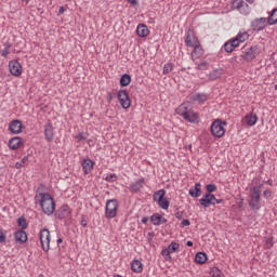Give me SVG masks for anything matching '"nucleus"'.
<instances>
[{
  "label": "nucleus",
  "instance_id": "774afa93",
  "mask_svg": "<svg viewBox=\"0 0 277 277\" xmlns=\"http://www.w3.org/2000/svg\"><path fill=\"white\" fill-rule=\"evenodd\" d=\"M10 44H5V48H4V50H6V51H10Z\"/></svg>",
  "mask_w": 277,
  "mask_h": 277
},
{
  "label": "nucleus",
  "instance_id": "09e8293b",
  "mask_svg": "<svg viewBox=\"0 0 277 277\" xmlns=\"http://www.w3.org/2000/svg\"><path fill=\"white\" fill-rule=\"evenodd\" d=\"M230 44H233L234 49H237V47H239V40L237 38H234L233 40L229 41Z\"/></svg>",
  "mask_w": 277,
  "mask_h": 277
},
{
  "label": "nucleus",
  "instance_id": "a19ab883",
  "mask_svg": "<svg viewBox=\"0 0 277 277\" xmlns=\"http://www.w3.org/2000/svg\"><path fill=\"white\" fill-rule=\"evenodd\" d=\"M206 194H213V192H217V186L215 184H208L206 186Z\"/></svg>",
  "mask_w": 277,
  "mask_h": 277
},
{
  "label": "nucleus",
  "instance_id": "37998d69",
  "mask_svg": "<svg viewBox=\"0 0 277 277\" xmlns=\"http://www.w3.org/2000/svg\"><path fill=\"white\" fill-rule=\"evenodd\" d=\"M224 51L226 53H233V51H235V48L233 47V44L230 43V41H227L225 44H224Z\"/></svg>",
  "mask_w": 277,
  "mask_h": 277
},
{
  "label": "nucleus",
  "instance_id": "6e6552de",
  "mask_svg": "<svg viewBox=\"0 0 277 277\" xmlns=\"http://www.w3.org/2000/svg\"><path fill=\"white\" fill-rule=\"evenodd\" d=\"M267 25H269V23L267 22V18L265 17H260V18H255L251 22V29L252 31H263V29H265V27H267Z\"/></svg>",
  "mask_w": 277,
  "mask_h": 277
},
{
  "label": "nucleus",
  "instance_id": "c85d7f7f",
  "mask_svg": "<svg viewBox=\"0 0 277 277\" xmlns=\"http://www.w3.org/2000/svg\"><path fill=\"white\" fill-rule=\"evenodd\" d=\"M163 198H166V189L157 190L153 195L154 202H158L159 200H162Z\"/></svg>",
  "mask_w": 277,
  "mask_h": 277
},
{
  "label": "nucleus",
  "instance_id": "f257e3e1",
  "mask_svg": "<svg viewBox=\"0 0 277 277\" xmlns=\"http://www.w3.org/2000/svg\"><path fill=\"white\" fill-rule=\"evenodd\" d=\"M35 200L39 205L45 215H53L55 213V200L49 193H39L35 196Z\"/></svg>",
  "mask_w": 277,
  "mask_h": 277
},
{
  "label": "nucleus",
  "instance_id": "864d4df0",
  "mask_svg": "<svg viewBox=\"0 0 277 277\" xmlns=\"http://www.w3.org/2000/svg\"><path fill=\"white\" fill-rule=\"evenodd\" d=\"M212 202H214V205H222V202H224V200L223 199H217L214 196V199H212Z\"/></svg>",
  "mask_w": 277,
  "mask_h": 277
},
{
  "label": "nucleus",
  "instance_id": "4d7b16f0",
  "mask_svg": "<svg viewBox=\"0 0 277 277\" xmlns=\"http://www.w3.org/2000/svg\"><path fill=\"white\" fill-rule=\"evenodd\" d=\"M168 223V219L163 217L162 215L160 216V225L161 224H167Z\"/></svg>",
  "mask_w": 277,
  "mask_h": 277
},
{
  "label": "nucleus",
  "instance_id": "ea45409f",
  "mask_svg": "<svg viewBox=\"0 0 277 277\" xmlns=\"http://www.w3.org/2000/svg\"><path fill=\"white\" fill-rule=\"evenodd\" d=\"M198 70H207L209 68V63L203 61L201 63L196 62Z\"/></svg>",
  "mask_w": 277,
  "mask_h": 277
},
{
  "label": "nucleus",
  "instance_id": "aec40b11",
  "mask_svg": "<svg viewBox=\"0 0 277 277\" xmlns=\"http://www.w3.org/2000/svg\"><path fill=\"white\" fill-rule=\"evenodd\" d=\"M21 144H23V138L14 136L9 141V148H11V150H18V148H21Z\"/></svg>",
  "mask_w": 277,
  "mask_h": 277
},
{
  "label": "nucleus",
  "instance_id": "6e6d98bb",
  "mask_svg": "<svg viewBox=\"0 0 277 277\" xmlns=\"http://www.w3.org/2000/svg\"><path fill=\"white\" fill-rule=\"evenodd\" d=\"M107 102L108 103H111V101H114V94H111V93H107Z\"/></svg>",
  "mask_w": 277,
  "mask_h": 277
},
{
  "label": "nucleus",
  "instance_id": "e2e57ef3",
  "mask_svg": "<svg viewBox=\"0 0 277 277\" xmlns=\"http://www.w3.org/2000/svg\"><path fill=\"white\" fill-rule=\"evenodd\" d=\"M15 168L18 170L21 168H23V162H16L15 163Z\"/></svg>",
  "mask_w": 277,
  "mask_h": 277
},
{
  "label": "nucleus",
  "instance_id": "3c124183",
  "mask_svg": "<svg viewBox=\"0 0 277 277\" xmlns=\"http://www.w3.org/2000/svg\"><path fill=\"white\" fill-rule=\"evenodd\" d=\"M184 213H185V212H183V211H177V212L175 213L176 220H183Z\"/></svg>",
  "mask_w": 277,
  "mask_h": 277
},
{
  "label": "nucleus",
  "instance_id": "ddd939ff",
  "mask_svg": "<svg viewBox=\"0 0 277 277\" xmlns=\"http://www.w3.org/2000/svg\"><path fill=\"white\" fill-rule=\"evenodd\" d=\"M232 8L234 10H238V12H240V14H245V16H248L249 14L248 10H243V8H248V3L243 0H234L232 2Z\"/></svg>",
  "mask_w": 277,
  "mask_h": 277
},
{
  "label": "nucleus",
  "instance_id": "de8ad7c7",
  "mask_svg": "<svg viewBox=\"0 0 277 277\" xmlns=\"http://www.w3.org/2000/svg\"><path fill=\"white\" fill-rule=\"evenodd\" d=\"M76 140H78V142H84V140H88V137L85 136V133L80 132L78 135H76Z\"/></svg>",
  "mask_w": 277,
  "mask_h": 277
},
{
  "label": "nucleus",
  "instance_id": "4be33fe9",
  "mask_svg": "<svg viewBox=\"0 0 277 277\" xmlns=\"http://www.w3.org/2000/svg\"><path fill=\"white\" fill-rule=\"evenodd\" d=\"M245 120L248 127H254V124H256L259 121V117L254 113H249L245 116Z\"/></svg>",
  "mask_w": 277,
  "mask_h": 277
},
{
  "label": "nucleus",
  "instance_id": "cd10ccee",
  "mask_svg": "<svg viewBox=\"0 0 277 277\" xmlns=\"http://www.w3.org/2000/svg\"><path fill=\"white\" fill-rule=\"evenodd\" d=\"M209 97L203 93H196L192 96V101H197V103H207Z\"/></svg>",
  "mask_w": 277,
  "mask_h": 277
},
{
  "label": "nucleus",
  "instance_id": "4468645a",
  "mask_svg": "<svg viewBox=\"0 0 277 277\" xmlns=\"http://www.w3.org/2000/svg\"><path fill=\"white\" fill-rule=\"evenodd\" d=\"M44 137L48 142H53V140H55V128H53L51 121L44 126Z\"/></svg>",
  "mask_w": 277,
  "mask_h": 277
},
{
  "label": "nucleus",
  "instance_id": "5fc2aeb1",
  "mask_svg": "<svg viewBox=\"0 0 277 277\" xmlns=\"http://www.w3.org/2000/svg\"><path fill=\"white\" fill-rule=\"evenodd\" d=\"M1 55H2V57H8V55H10V50H2L1 51Z\"/></svg>",
  "mask_w": 277,
  "mask_h": 277
},
{
  "label": "nucleus",
  "instance_id": "0e129e2a",
  "mask_svg": "<svg viewBox=\"0 0 277 277\" xmlns=\"http://www.w3.org/2000/svg\"><path fill=\"white\" fill-rule=\"evenodd\" d=\"M186 246H187L188 248H192V247L194 246V242H193L192 240H188V241L186 242Z\"/></svg>",
  "mask_w": 277,
  "mask_h": 277
},
{
  "label": "nucleus",
  "instance_id": "b1692460",
  "mask_svg": "<svg viewBox=\"0 0 277 277\" xmlns=\"http://www.w3.org/2000/svg\"><path fill=\"white\" fill-rule=\"evenodd\" d=\"M92 168H94V162L90 160V158L82 160V170L84 174H90V172H92Z\"/></svg>",
  "mask_w": 277,
  "mask_h": 277
},
{
  "label": "nucleus",
  "instance_id": "c03bdc74",
  "mask_svg": "<svg viewBox=\"0 0 277 277\" xmlns=\"http://www.w3.org/2000/svg\"><path fill=\"white\" fill-rule=\"evenodd\" d=\"M172 68H173V66L171 63L164 64L163 75H170V72H172Z\"/></svg>",
  "mask_w": 277,
  "mask_h": 277
},
{
  "label": "nucleus",
  "instance_id": "9d476101",
  "mask_svg": "<svg viewBox=\"0 0 277 277\" xmlns=\"http://www.w3.org/2000/svg\"><path fill=\"white\" fill-rule=\"evenodd\" d=\"M185 43H186V47H190L193 49L194 47H198V44H200L198 37L194 35V31L192 29H188L186 32Z\"/></svg>",
  "mask_w": 277,
  "mask_h": 277
},
{
  "label": "nucleus",
  "instance_id": "49530a36",
  "mask_svg": "<svg viewBox=\"0 0 277 277\" xmlns=\"http://www.w3.org/2000/svg\"><path fill=\"white\" fill-rule=\"evenodd\" d=\"M185 226H192V222L187 219L182 220L180 223V228H185Z\"/></svg>",
  "mask_w": 277,
  "mask_h": 277
},
{
  "label": "nucleus",
  "instance_id": "052dcab7",
  "mask_svg": "<svg viewBox=\"0 0 277 277\" xmlns=\"http://www.w3.org/2000/svg\"><path fill=\"white\" fill-rule=\"evenodd\" d=\"M128 3H131V5H137V0H128Z\"/></svg>",
  "mask_w": 277,
  "mask_h": 277
},
{
  "label": "nucleus",
  "instance_id": "72a5a7b5",
  "mask_svg": "<svg viewBox=\"0 0 277 277\" xmlns=\"http://www.w3.org/2000/svg\"><path fill=\"white\" fill-rule=\"evenodd\" d=\"M17 225L19 226V228H22V230H27L29 224H27V219H25V216H21L17 219Z\"/></svg>",
  "mask_w": 277,
  "mask_h": 277
},
{
  "label": "nucleus",
  "instance_id": "423d86ee",
  "mask_svg": "<svg viewBox=\"0 0 277 277\" xmlns=\"http://www.w3.org/2000/svg\"><path fill=\"white\" fill-rule=\"evenodd\" d=\"M39 239L43 252H49V250H51V232L48 228L41 229Z\"/></svg>",
  "mask_w": 277,
  "mask_h": 277
},
{
  "label": "nucleus",
  "instance_id": "c756f323",
  "mask_svg": "<svg viewBox=\"0 0 277 277\" xmlns=\"http://www.w3.org/2000/svg\"><path fill=\"white\" fill-rule=\"evenodd\" d=\"M131 83V75L123 74L120 78V85L121 88H127Z\"/></svg>",
  "mask_w": 277,
  "mask_h": 277
},
{
  "label": "nucleus",
  "instance_id": "603ef678",
  "mask_svg": "<svg viewBox=\"0 0 277 277\" xmlns=\"http://www.w3.org/2000/svg\"><path fill=\"white\" fill-rule=\"evenodd\" d=\"M263 196L264 198H269L272 196V190L269 189L264 190Z\"/></svg>",
  "mask_w": 277,
  "mask_h": 277
},
{
  "label": "nucleus",
  "instance_id": "2f4dec72",
  "mask_svg": "<svg viewBox=\"0 0 277 277\" xmlns=\"http://www.w3.org/2000/svg\"><path fill=\"white\" fill-rule=\"evenodd\" d=\"M150 222L154 226H161V214L155 213L150 216Z\"/></svg>",
  "mask_w": 277,
  "mask_h": 277
},
{
  "label": "nucleus",
  "instance_id": "393cba45",
  "mask_svg": "<svg viewBox=\"0 0 277 277\" xmlns=\"http://www.w3.org/2000/svg\"><path fill=\"white\" fill-rule=\"evenodd\" d=\"M131 269L135 274H142V272L144 269L143 265H142V262L140 260H133L132 263H131Z\"/></svg>",
  "mask_w": 277,
  "mask_h": 277
},
{
  "label": "nucleus",
  "instance_id": "7c9ffc66",
  "mask_svg": "<svg viewBox=\"0 0 277 277\" xmlns=\"http://www.w3.org/2000/svg\"><path fill=\"white\" fill-rule=\"evenodd\" d=\"M268 25H276L277 23V9H273L268 18L266 19Z\"/></svg>",
  "mask_w": 277,
  "mask_h": 277
},
{
  "label": "nucleus",
  "instance_id": "c9c22d12",
  "mask_svg": "<svg viewBox=\"0 0 277 277\" xmlns=\"http://www.w3.org/2000/svg\"><path fill=\"white\" fill-rule=\"evenodd\" d=\"M248 38H250V35L247 31L239 32L236 36V39L238 40V42H246V40H248Z\"/></svg>",
  "mask_w": 277,
  "mask_h": 277
},
{
  "label": "nucleus",
  "instance_id": "39448f33",
  "mask_svg": "<svg viewBox=\"0 0 277 277\" xmlns=\"http://www.w3.org/2000/svg\"><path fill=\"white\" fill-rule=\"evenodd\" d=\"M226 121H222L221 119H216L212 124H211V133L214 137H224V134L226 133Z\"/></svg>",
  "mask_w": 277,
  "mask_h": 277
},
{
  "label": "nucleus",
  "instance_id": "6ab92c4d",
  "mask_svg": "<svg viewBox=\"0 0 277 277\" xmlns=\"http://www.w3.org/2000/svg\"><path fill=\"white\" fill-rule=\"evenodd\" d=\"M193 49H194L192 52L193 62H196V60H200V57L205 55V49H202V45H200V43L195 45Z\"/></svg>",
  "mask_w": 277,
  "mask_h": 277
},
{
  "label": "nucleus",
  "instance_id": "f3484780",
  "mask_svg": "<svg viewBox=\"0 0 277 277\" xmlns=\"http://www.w3.org/2000/svg\"><path fill=\"white\" fill-rule=\"evenodd\" d=\"M188 194L192 198H200V196H202V184L197 182L195 187L189 188Z\"/></svg>",
  "mask_w": 277,
  "mask_h": 277
},
{
  "label": "nucleus",
  "instance_id": "dca6fc26",
  "mask_svg": "<svg viewBox=\"0 0 277 277\" xmlns=\"http://www.w3.org/2000/svg\"><path fill=\"white\" fill-rule=\"evenodd\" d=\"M9 130L11 131V133L18 135V133L23 132V122L18 119L11 121Z\"/></svg>",
  "mask_w": 277,
  "mask_h": 277
},
{
  "label": "nucleus",
  "instance_id": "a18cd8bd",
  "mask_svg": "<svg viewBox=\"0 0 277 277\" xmlns=\"http://www.w3.org/2000/svg\"><path fill=\"white\" fill-rule=\"evenodd\" d=\"M8 241V236L3 233V229H0V243L3 245Z\"/></svg>",
  "mask_w": 277,
  "mask_h": 277
},
{
  "label": "nucleus",
  "instance_id": "4c0bfd02",
  "mask_svg": "<svg viewBox=\"0 0 277 277\" xmlns=\"http://www.w3.org/2000/svg\"><path fill=\"white\" fill-rule=\"evenodd\" d=\"M265 248H266V250H272V248H274V237L273 236L266 238Z\"/></svg>",
  "mask_w": 277,
  "mask_h": 277
},
{
  "label": "nucleus",
  "instance_id": "0eeeda50",
  "mask_svg": "<svg viewBox=\"0 0 277 277\" xmlns=\"http://www.w3.org/2000/svg\"><path fill=\"white\" fill-rule=\"evenodd\" d=\"M240 57L243 62H254L259 57V45H253L242 51Z\"/></svg>",
  "mask_w": 277,
  "mask_h": 277
},
{
  "label": "nucleus",
  "instance_id": "473e14b6",
  "mask_svg": "<svg viewBox=\"0 0 277 277\" xmlns=\"http://www.w3.org/2000/svg\"><path fill=\"white\" fill-rule=\"evenodd\" d=\"M157 202L160 209H163L164 211H168V209H170V201L168 200V198L163 197Z\"/></svg>",
  "mask_w": 277,
  "mask_h": 277
},
{
  "label": "nucleus",
  "instance_id": "680f3d73",
  "mask_svg": "<svg viewBox=\"0 0 277 277\" xmlns=\"http://www.w3.org/2000/svg\"><path fill=\"white\" fill-rule=\"evenodd\" d=\"M27 161H29V156H25V157L22 159V163H27Z\"/></svg>",
  "mask_w": 277,
  "mask_h": 277
},
{
  "label": "nucleus",
  "instance_id": "20e7f679",
  "mask_svg": "<svg viewBox=\"0 0 277 277\" xmlns=\"http://www.w3.org/2000/svg\"><path fill=\"white\" fill-rule=\"evenodd\" d=\"M118 199H108L105 206V215L107 220H114L118 215Z\"/></svg>",
  "mask_w": 277,
  "mask_h": 277
},
{
  "label": "nucleus",
  "instance_id": "bb28decb",
  "mask_svg": "<svg viewBox=\"0 0 277 277\" xmlns=\"http://www.w3.org/2000/svg\"><path fill=\"white\" fill-rule=\"evenodd\" d=\"M207 253L205 252H198L196 255H195V261L196 263H198V265H205V263H207Z\"/></svg>",
  "mask_w": 277,
  "mask_h": 277
},
{
  "label": "nucleus",
  "instance_id": "69168bd1",
  "mask_svg": "<svg viewBox=\"0 0 277 277\" xmlns=\"http://www.w3.org/2000/svg\"><path fill=\"white\" fill-rule=\"evenodd\" d=\"M242 10H248V12L250 14V5L247 4V6H242Z\"/></svg>",
  "mask_w": 277,
  "mask_h": 277
},
{
  "label": "nucleus",
  "instance_id": "1a4fd4ad",
  "mask_svg": "<svg viewBox=\"0 0 277 277\" xmlns=\"http://www.w3.org/2000/svg\"><path fill=\"white\" fill-rule=\"evenodd\" d=\"M118 101L123 109H129L131 107V98L127 90H120L117 93Z\"/></svg>",
  "mask_w": 277,
  "mask_h": 277
},
{
  "label": "nucleus",
  "instance_id": "2eb2a0df",
  "mask_svg": "<svg viewBox=\"0 0 277 277\" xmlns=\"http://www.w3.org/2000/svg\"><path fill=\"white\" fill-rule=\"evenodd\" d=\"M213 200H214V195L208 193V194H205L201 199H199V205L201 207H205L206 209L207 207H211V205L215 207V202H213Z\"/></svg>",
  "mask_w": 277,
  "mask_h": 277
},
{
  "label": "nucleus",
  "instance_id": "7ed1b4c3",
  "mask_svg": "<svg viewBox=\"0 0 277 277\" xmlns=\"http://www.w3.org/2000/svg\"><path fill=\"white\" fill-rule=\"evenodd\" d=\"M249 207L252 211L261 209V186H253L249 194Z\"/></svg>",
  "mask_w": 277,
  "mask_h": 277
},
{
  "label": "nucleus",
  "instance_id": "f704fd0d",
  "mask_svg": "<svg viewBox=\"0 0 277 277\" xmlns=\"http://www.w3.org/2000/svg\"><path fill=\"white\" fill-rule=\"evenodd\" d=\"M210 276L211 277H224V273H222V271H220V268H217V267H212L210 271Z\"/></svg>",
  "mask_w": 277,
  "mask_h": 277
},
{
  "label": "nucleus",
  "instance_id": "58836bf2",
  "mask_svg": "<svg viewBox=\"0 0 277 277\" xmlns=\"http://www.w3.org/2000/svg\"><path fill=\"white\" fill-rule=\"evenodd\" d=\"M170 254H172V253L170 252V250H168L167 248H166V249H162L161 255L163 256V259H164L166 261H172V255H170Z\"/></svg>",
  "mask_w": 277,
  "mask_h": 277
},
{
  "label": "nucleus",
  "instance_id": "e433bc0d",
  "mask_svg": "<svg viewBox=\"0 0 277 277\" xmlns=\"http://www.w3.org/2000/svg\"><path fill=\"white\" fill-rule=\"evenodd\" d=\"M179 248H181V245H179L177 242L175 241H172L169 246H168V250L169 252L171 253H174V252H179Z\"/></svg>",
  "mask_w": 277,
  "mask_h": 277
},
{
  "label": "nucleus",
  "instance_id": "412c9836",
  "mask_svg": "<svg viewBox=\"0 0 277 277\" xmlns=\"http://www.w3.org/2000/svg\"><path fill=\"white\" fill-rule=\"evenodd\" d=\"M145 180L144 177L138 179L134 183L130 185V190L133 192L134 194H137L142 187H144Z\"/></svg>",
  "mask_w": 277,
  "mask_h": 277
},
{
  "label": "nucleus",
  "instance_id": "13d9d810",
  "mask_svg": "<svg viewBox=\"0 0 277 277\" xmlns=\"http://www.w3.org/2000/svg\"><path fill=\"white\" fill-rule=\"evenodd\" d=\"M64 12H66V8L60 6L58 14H64Z\"/></svg>",
  "mask_w": 277,
  "mask_h": 277
},
{
  "label": "nucleus",
  "instance_id": "f03ea898",
  "mask_svg": "<svg viewBox=\"0 0 277 277\" xmlns=\"http://www.w3.org/2000/svg\"><path fill=\"white\" fill-rule=\"evenodd\" d=\"M177 116H182L186 122H190L192 124H198L200 122V118L198 114L194 113L189 108V103H183L175 109Z\"/></svg>",
  "mask_w": 277,
  "mask_h": 277
},
{
  "label": "nucleus",
  "instance_id": "5701e85b",
  "mask_svg": "<svg viewBox=\"0 0 277 277\" xmlns=\"http://www.w3.org/2000/svg\"><path fill=\"white\" fill-rule=\"evenodd\" d=\"M150 31L148 30V26L144 24H138L136 27V35L138 38H146Z\"/></svg>",
  "mask_w": 277,
  "mask_h": 277
},
{
  "label": "nucleus",
  "instance_id": "bf43d9fd",
  "mask_svg": "<svg viewBox=\"0 0 277 277\" xmlns=\"http://www.w3.org/2000/svg\"><path fill=\"white\" fill-rule=\"evenodd\" d=\"M148 220H149L148 216L143 217L142 219V224H148Z\"/></svg>",
  "mask_w": 277,
  "mask_h": 277
},
{
  "label": "nucleus",
  "instance_id": "9b49d317",
  "mask_svg": "<svg viewBox=\"0 0 277 277\" xmlns=\"http://www.w3.org/2000/svg\"><path fill=\"white\" fill-rule=\"evenodd\" d=\"M9 70L13 77H21L23 75V66H21L18 61H11L9 63Z\"/></svg>",
  "mask_w": 277,
  "mask_h": 277
},
{
  "label": "nucleus",
  "instance_id": "f8f14e48",
  "mask_svg": "<svg viewBox=\"0 0 277 277\" xmlns=\"http://www.w3.org/2000/svg\"><path fill=\"white\" fill-rule=\"evenodd\" d=\"M70 213H72V210H70V207H68V205H63L55 212V217H57V220H66V217H69Z\"/></svg>",
  "mask_w": 277,
  "mask_h": 277
},
{
  "label": "nucleus",
  "instance_id": "79ce46f5",
  "mask_svg": "<svg viewBox=\"0 0 277 277\" xmlns=\"http://www.w3.org/2000/svg\"><path fill=\"white\" fill-rule=\"evenodd\" d=\"M105 181H107L108 183H114L118 181V175H116V173H110L105 177Z\"/></svg>",
  "mask_w": 277,
  "mask_h": 277
},
{
  "label": "nucleus",
  "instance_id": "8fccbe9b",
  "mask_svg": "<svg viewBox=\"0 0 277 277\" xmlns=\"http://www.w3.org/2000/svg\"><path fill=\"white\" fill-rule=\"evenodd\" d=\"M80 224L83 228H85L88 226V220H85V215L81 216V221Z\"/></svg>",
  "mask_w": 277,
  "mask_h": 277
},
{
  "label": "nucleus",
  "instance_id": "338daca9",
  "mask_svg": "<svg viewBox=\"0 0 277 277\" xmlns=\"http://www.w3.org/2000/svg\"><path fill=\"white\" fill-rule=\"evenodd\" d=\"M63 242H64V239H62V238L57 239V245L63 243Z\"/></svg>",
  "mask_w": 277,
  "mask_h": 277
},
{
  "label": "nucleus",
  "instance_id": "a211bd4d",
  "mask_svg": "<svg viewBox=\"0 0 277 277\" xmlns=\"http://www.w3.org/2000/svg\"><path fill=\"white\" fill-rule=\"evenodd\" d=\"M14 239L16 243H27V232L25 229H19L14 233Z\"/></svg>",
  "mask_w": 277,
  "mask_h": 277
},
{
  "label": "nucleus",
  "instance_id": "a878e982",
  "mask_svg": "<svg viewBox=\"0 0 277 277\" xmlns=\"http://www.w3.org/2000/svg\"><path fill=\"white\" fill-rule=\"evenodd\" d=\"M222 75H224V69L222 68L214 69L209 74V80L215 81L216 79H220Z\"/></svg>",
  "mask_w": 277,
  "mask_h": 277
}]
</instances>
